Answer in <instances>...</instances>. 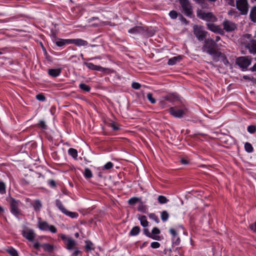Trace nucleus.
<instances>
[{"label":"nucleus","mask_w":256,"mask_h":256,"mask_svg":"<svg viewBox=\"0 0 256 256\" xmlns=\"http://www.w3.org/2000/svg\"><path fill=\"white\" fill-rule=\"evenodd\" d=\"M216 44L212 39H206L202 48V51L206 52L212 56L215 62L219 60L218 58L221 56V52L216 50Z\"/></svg>","instance_id":"nucleus-1"},{"label":"nucleus","mask_w":256,"mask_h":256,"mask_svg":"<svg viewBox=\"0 0 256 256\" xmlns=\"http://www.w3.org/2000/svg\"><path fill=\"white\" fill-rule=\"evenodd\" d=\"M243 46L246 48L250 54H256V40L253 39L252 36L246 34L243 36L241 40Z\"/></svg>","instance_id":"nucleus-2"},{"label":"nucleus","mask_w":256,"mask_h":256,"mask_svg":"<svg viewBox=\"0 0 256 256\" xmlns=\"http://www.w3.org/2000/svg\"><path fill=\"white\" fill-rule=\"evenodd\" d=\"M194 33L199 40H203L206 37L207 32L204 30L203 26L198 25L193 26Z\"/></svg>","instance_id":"nucleus-3"},{"label":"nucleus","mask_w":256,"mask_h":256,"mask_svg":"<svg viewBox=\"0 0 256 256\" xmlns=\"http://www.w3.org/2000/svg\"><path fill=\"white\" fill-rule=\"evenodd\" d=\"M60 236L64 242L66 249L72 250L74 248L76 244V242L74 240L70 237H68L63 234H61Z\"/></svg>","instance_id":"nucleus-4"},{"label":"nucleus","mask_w":256,"mask_h":256,"mask_svg":"<svg viewBox=\"0 0 256 256\" xmlns=\"http://www.w3.org/2000/svg\"><path fill=\"white\" fill-rule=\"evenodd\" d=\"M197 16L200 18L208 22H214L217 20L212 12H204L201 10L197 12Z\"/></svg>","instance_id":"nucleus-5"},{"label":"nucleus","mask_w":256,"mask_h":256,"mask_svg":"<svg viewBox=\"0 0 256 256\" xmlns=\"http://www.w3.org/2000/svg\"><path fill=\"white\" fill-rule=\"evenodd\" d=\"M237 8L242 14H246L248 10V4L247 0H238L236 2Z\"/></svg>","instance_id":"nucleus-6"},{"label":"nucleus","mask_w":256,"mask_h":256,"mask_svg":"<svg viewBox=\"0 0 256 256\" xmlns=\"http://www.w3.org/2000/svg\"><path fill=\"white\" fill-rule=\"evenodd\" d=\"M39 228L42 230H50L52 233H56V228L52 225H50L47 222L44 221H39L38 222Z\"/></svg>","instance_id":"nucleus-7"},{"label":"nucleus","mask_w":256,"mask_h":256,"mask_svg":"<svg viewBox=\"0 0 256 256\" xmlns=\"http://www.w3.org/2000/svg\"><path fill=\"white\" fill-rule=\"evenodd\" d=\"M10 205L11 212L14 215L19 214H20L19 206L21 204L20 202L11 198H10Z\"/></svg>","instance_id":"nucleus-8"},{"label":"nucleus","mask_w":256,"mask_h":256,"mask_svg":"<svg viewBox=\"0 0 256 256\" xmlns=\"http://www.w3.org/2000/svg\"><path fill=\"white\" fill-rule=\"evenodd\" d=\"M181 6L184 14L190 16L192 14V7L188 0H179Z\"/></svg>","instance_id":"nucleus-9"},{"label":"nucleus","mask_w":256,"mask_h":256,"mask_svg":"<svg viewBox=\"0 0 256 256\" xmlns=\"http://www.w3.org/2000/svg\"><path fill=\"white\" fill-rule=\"evenodd\" d=\"M170 114L176 118H181L186 112V110L178 109L175 108H171L169 110Z\"/></svg>","instance_id":"nucleus-10"},{"label":"nucleus","mask_w":256,"mask_h":256,"mask_svg":"<svg viewBox=\"0 0 256 256\" xmlns=\"http://www.w3.org/2000/svg\"><path fill=\"white\" fill-rule=\"evenodd\" d=\"M222 26L224 29L227 32L233 31L237 28L236 24L228 20H224L222 22Z\"/></svg>","instance_id":"nucleus-11"},{"label":"nucleus","mask_w":256,"mask_h":256,"mask_svg":"<svg viewBox=\"0 0 256 256\" xmlns=\"http://www.w3.org/2000/svg\"><path fill=\"white\" fill-rule=\"evenodd\" d=\"M22 234L23 236L31 242L34 240L36 236L34 231L28 228L22 230Z\"/></svg>","instance_id":"nucleus-12"},{"label":"nucleus","mask_w":256,"mask_h":256,"mask_svg":"<svg viewBox=\"0 0 256 256\" xmlns=\"http://www.w3.org/2000/svg\"><path fill=\"white\" fill-rule=\"evenodd\" d=\"M237 63L240 67L246 68L250 64V60L248 58L243 56L238 59Z\"/></svg>","instance_id":"nucleus-13"},{"label":"nucleus","mask_w":256,"mask_h":256,"mask_svg":"<svg viewBox=\"0 0 256 256\" xmlns=\"http://www.w3.org/2000/svg\"><path fill=\"white\" fill-rule=\"evenodd\" d=\"M128 32L132 34H143L146 32V28L143 26H136L130 29Z\"/></svg>","instance_id":"nucleus-14"},{"label":"nucleus","mask_w":256,"mask_h":256,"mask_svg":"<svg viewBox=\"0 0 256 256\" xmlns=\"http://www.w3.org/2000/svg\"><path fill=\"white\" fill-rule=\"evenodd\" d=\"M84 64L89 68L92 70H95L100 72H106L108 70L100 66H96L91 62H85Z\"/></svg>","instance_id":"nucleus-15"},{"label":"nucleus","mask_w":256,"mask_h":256,"mask_svg":"<svg viewBox=\"0 0 256 256\" xmlns=\"http://www.w3.org/2000/svg\"><path fill=\"white\" fill-rule=\"evenodd\" d=\"M68 42H70V44H74L78 46H86L88 44V42L86 40L80 38L69 39Z\"/></svg>","instance_id":"nucleus-16"},{"label":"nucleus","mask_w":256,"mask_h":256,"mask_svg":"<svg viewBox=\"0 0 256 256\" xmlns=\"http://www.w3.org/2000/svg\"><path fill=\"white\" fill-rule=\"evenodd\" d=\"M207 26L208 30L214 32L222 34V29L219 26L213 24L208 23L207 24Z\"/></svg>","instance_id":"nucleus-17"},{"label":"nucleus","mask_w":256,"mask_h":256,"mask_svg":"<svg viewBox=\"0 0 256 256\" xmlns=\"http://www.w3.org/2000/svg\"><path fill=\"white\" fill-rule=\"evenodd\" d=\"M182 60L181 56H174L171 58H170L168 60V65H174L176 64L177 62H180Z\"/></svg>","instance_id":"nucleus-18"},{"label":"nucleus","mask_w":256,"mask_h":256,"mask_svg":"<svg viewBox=\"0 0 256 256\" xmlns=\"http://www.w3.org/2000/svg\"><path fill=\"white\" fill-rule=\"evenodd\" d=\"M60 72L61 70L60 68L50 69L48 70V74L53 77H56L60 75Z\"/></svg>","instance_id":"nucleus-19"},{"label":"nucleus","mask_w":256,"mask_h":256,"mask_svg":"<svg viewBox=\"0 0 256 256\" xmlns=\"http://www.w3.org/2000/svg\"><path fill=\"white\" fill-rule=\"evenodd\" d=\"M138 220H140L141 225L144 227L148 226V222L146 220V218L144 216H139Z\"/></svg>","instance_id":"nucleus-20"},{"label":"nucleus","mask_w":256,"mask_h":256,"mask_svg":"<svg viewBox=\"0 0 256 256\" xmlns=\"http://www.w3.org/2000/svg\"><path fill=\"white\" fill-rule=\"evenodd\" d=\"M250 18L251 20L256 22V6H254L250 12Z\"/></svg>","instance_id":"nucleus-21"},{"label":"nucleus","mask_w":256,"mask_h":256,"mask_svg":"<svg viewBox=\"0 0 256 256\" xmlns=\"http://www.w3.org/2000/svg\"><path fill=\"white\" fill-rule=\"evenodd\" d=\"M140 232V228L138 226H136L131 230L130 234L131 236H135L138 235Z\"/></svg>","instance_id":"nucleus-22"},{"label":"nucleus","mask_w":256,"mask_h":256,"mask_svg":"<svg viewBox=\"0 0 256 256\" xmlns=\"http://www.w3.org/2000/svg\"><path fill=\"white\" fill-rule=\"evenodd\" d=\"M56 206L64 214L66 212L67 210L64 208V206H63V204H62V202L60 200H56Z\"/></svg>","instance_id":"nucleus-23"},{"label":"nucleus","mask_w":256,"mask_h":256,"mask_svg":"<svg viewBox=\"0 0 256 256\" xmlns=\"http://www.w3.org/2000/svg\"><path fill=\"white\" fill-rule=\"evenodd\" d=\"M68 152L69 154L70 155L74 158H76L78 156V152L74 148H70L68 150Z\"/></svg>","instance_id":"nucleus-24"},{"label":"nucleus","mask_w":256,"mask_h":256,"mask_svg":"<svg viewBox=\"0 0 256 256\" xmlns=\"http://www.w3.org/2000/svg\"><path fill=\"white\" fill-rule=\"evenodd\" d=\"M33 206L36 211H39L42 208L40 202L39 200H35L33 204Z\"/></svg>","instance_id":"nucleus-25"},{"label":"nucleus","mask_w":256,"mask_h":256,"mask_svg":"<svg viewBox=\"0 0 256 256\" xmlns=\"http://www.w3.org/2000/svg\"><path fill=\"white\" fill-rule=\"evenodd\" d=\"M68 40H69V39L68 40H60L56 42V44L58 46H64V44H70V42H68Z\"/></svg>","instance_id":"nucleus-26"},{"label":"nucleus","mask_w":256,"mask_h":256,"mask_svg":"<svg viewBox=\"0 0 256 256\" xmlns=\"http://www.w3.org/2000/svg\"><path fill=\"white\" fill-rule=\"evenodd\" d=\"M244 148L248 152H252L254 150L252 145L249 142H246L245 144Z\"/></svg>","instance_id":"nucleus-27"},{"label":"nucleus","mask_w":256,"mask_h":256,"mask_svg":"<svg viewBox=\"0 0 256 256\" xmlns=\"http://www.w3.org/2000/svg\"><path fill=\"white\" fill-rule=\"evenodd\" d=\"M169 217V214L168 212L164 210L161 212V218L162 221H166L168 220Z\"/></svg>","instance_id":"nucleus-28"},{"label":"nucleus","mask_w":256,"mask_h":256,"mask_svg":"<svg viewBox=\"0 0 256 256\" xmlns=\"http://www.w3.org/2000/svg\"><path fill=\"white\" fill-rule=\"evenodd\" d=\"M144 234L148 236L154 240H158V236H153L152 234H150L148 228L144 229Z\"/></svg>","instance_id":"nucleus-29"},{"label":"nucleus","mask_w":256,"mask_h":256,"mask_svg":"<svg viewBox=\"0 0 256 256\" xmlns=\"http://www.w3.org/2000/svg\"><path fill=\"white\" fill-rule=\"evenodd\" d=\"M65 214L69 216L72 218H77L78 216V214L76 212H71L66 210V212L64 213Z\"/></svg>","instance_id":"nucleus-30"},{"label":"nucleus","mask_w":256,"mask_h":256,"mask_svg":"<svg viewBox=\"0 0 256 256\" xmlns=\"http://www.w3.org/2000/svg\"><path fill=\"white\" fill-rule=\"evenodd\" d=\"M84 175L86 178H91L92 176V174L91 170L88 168H86L85 169Z\"/></svg>","instance_id":"nucleus-31"},{"label":"nucleus","mask_w":256,"mask_h":256,"mask_svg":"<svg viewBox=\"0 0 256 256\" xmlns=\"http://www.w3.org/2000/svg\"><path fill=\"white\" fill-rule=\"evenodd\" d=\"M158 201L161 204H164L168 202L166 198L163 196H159L158 197Z\"/></svg>","instance_id":"nucleus-32"},{"label":"nucleus","mask_w":256,"mask_h":256,"mask_svg":"<svg viewBox=\"0 0 256 256\" xmlns=\"http://www.w3.org/2000/svg\"><path fill=\"white\" fill-rule=\"evenodd\" d=\"M80 88L86 92H89L90 90V87L85 84H80Z\"/></svg>","instance_id":"nucleus-33"},{"label":"nucleus","mask_w":256,"mask_h":256,"mask_svg":"<svg viewBox=\"0 0 256 256\" xmlns=\"http://www.w3.org/2000/svg\"><path fill=\"white\" fill-rule=\"evenodd\" d=\"M86 248L88 250H91L94 249L93 247V244L89 241H86Z\"/></svg>","instance_id":"nucleus-34"},{"label":"nucleus","mask_w":256,"mask_h":256,"mask_svg":"<svg viewBox=\"0 0 256 256\" xmlns=\"http://www.w3.org/2000/svg\"><path fill=\"white\" fill-rule=\"evenodd\" d=\"M7 252L12 256H18V254L16 250L13 248H10L7 250Z\"/></svg>","instance_id":"nucleus-35"},{"label":"nucleus","mask_w":256,"mask_h":256,"mask_svg":"<svg viewBox=\"0 0 256 256\" xmlns=\"http://www.w3.org/2000/svg\"><path fill=\"white\" fill-rule=\"evenodd\" d=\"M148 216L150 218L154 220L156 223H158L160 220L157 216L154 213L148 214Z\"/></svg>","instance_id":"nucleus-36"},{"label":"nucleus","mask_w":256,"mask_h":256,"mask_svg":"<svg viewBox=\"0 0 256 256\" xmlns=\"http://www.w3.org/2000/svg\"><path fill=\"white\" fill-rule=\"evenodd\" d=\"M113 166V164L112 162H109L104 166L102 170H108L112 168Z\"/></svg>","instance_id":"nucleus-37"},{"label":"nucleus","mask_w":256,"mask_h":256,"mask_svg":"<svg viewBox=\"0 0 256 256\" xmlns=\"http://www.w3.org/2000/svg\"><path fill=\"white\" fill-rule=\"evenodd\" d=\"M138 198L136 197H133L128 200V204L130 205H133L136 204L138 201Z\"/></svg>","instance_id":"nucleus-38"},{"label":"nucleus","mask_w":256,"mask_h":256,"mask_svg":"<svg viewBox=\"0 0 256 256\" xmlns=\"http://www.w3.org/2000/svg\"><path fill=\"white\" fill-rule=\"evenodd\" d=\"M138 210L140 212H145L146 210V208L144 205L141 203L138 205Z\"/></svg>","instance_id":"nucleus-39"},{"label":"nucleus","mask_w":256,"mask_h":256,"mask_svg":"<svg viewBox=\"0 0 256 256\" xmlns=\"http://www.w3.org/2000/svg\"><path fill=\"white\" fill-rule=\"evenodd\" d=\"M44 249L50 252L52 251L53 250V246L52 245L49 244H46L43 246Z\"/></svg>","instance_id":"nucleus-40"},{"label":"nucleus","mask_w":256,"mask_h":256,"mask_svg":"<svg viewBox=\"0 0 256 256\" xmlns=\"http://www.w3.org/2000/svg\"><path fill=\"white\" fill-rule=\"evenodd\" d=\"M147 98L152 104L156 103V101L155 99L152 97V94L151 93L148 94Z\"/></svg>","instance_id":"nucleus-41"},{"label":"nucleus","mask_w":256,"mask_h":256,"mask_svg":"<svg viewBox=\"0 0 256 256\" xmlns=\"http://www.w3.org/2000/svg\"><path fill=\"white\" fill-rule=\"evenodd\" d=\"M218 58L219 60H221L225 65H227L228 64V61L222 53L221 56H219Z\"/></svg>","instance_id":"nucleus-42"},{"label":"nucleus","mask_w":256,"mask_h":256,"mask_svg":"<svg viewBox=\"0 0 256 256\" xmlns=\"http://www.w3.org/2000/svg\"><path fill=\"white\" fill-rule=\"evenodd\" d=\"M248 131L250 133V134H253L255 132H256V126L254 125H250V126H249L248 127Z\"/></svg>","instance_id":"nucleus-43"},{"label":"nucleus","mask_w":256,"mask_h":256,"mask_svg":"<svg viewBox=\"0 0 256 256\" xmlns=\"http://www.w3.org/2000/svg\"><path fill=\"white\" fill-rule=\"evenodd\" d=\"M6 192V186L4 183L0 182V193L2 194Z\"/></svg>","instance_id":"nucleus-44"},{"label":"nucleus","mask_w":256,"mask_h":256,"mask_svg":"<svg viewBox=\"0 0 256 256\" xmlns=\"http://www.w3.org/2000/svg\"><path fill=\"white\" fill-rule=\"evenodd\" d=\"M172 240L173 242V244L176 246L180 244V238L178 236L175 238H172Z\"/></svg>","instance_id":"nucleus-45"},{"label":"nucleus","mask_w":256,"mask_h":256,"mask_svg":"<svg viewBox=\"0 0 256 256\" xmlns=\"http://www.w3.org/2000/svg\"><path fill=\"white\" fill-rule=\"evenodd\" d=\"M169 16L172 18L175 19L177 18V12L174 10H172L169 13Z\"/></svg>","instance_id":"nucleus-46"},{"label":"nucleus","mask_w":256,"mask_h":256,"mask_svg":"<svg viewBox=\"0 0 256 256\" xmlns=\"http://www.w3.org/2000/svg\"><path fill=\"white\" fill-rule=\"evenodd\" d=\"M154 32L153 31H148V30L146 29V32L143 34L146 36L150 37L154 35Z\"/></svg>","instance_id":"nucleus-47"},{"label":"nucleus","mask_w":256,"mask_h":256,"mask_svg":"<svg viewBox=\"0 0 256 256\" xmlns=\"http://www.w3.org/2000/svg\"><path fill=\"white\" fill-rule=\"evenodd\" d=\"M132 86L133 88L138 90L140 88V84L136 82H134L132 84Z\"/></svg>","instance_id":"nucleus-48"},{"label":"nucleus","mask_w":256,"mask_h":256,"mask_svg":"<svg viewBox=\"0 0 256 256\" xmlns=\"http://www.w3.org/2000/svg\"><path fill=\"white\" fill-rule=\"evenodd\" d=\"M150 246L153 248H157L160 246V244L156 242H154L151 243Z\"/></svg>","instance_id":"nucleus-49"},{"label":"nucleus","mask_w":256,"mask_h":256,"mask_svg":"<svg viewBox=\"0 0 256 256\" xmlns=\"http://www.w3.org/2000/svg\"><path fill=\"white\" fill-rule=\"evenodd\" d=\"M36 98L38 100L40 101H44L46 100V98L42 94H39L36 96Z\"/></svg>","instance_id":"nucleus-50"},{"label":"nucleus","mask_w":256,"mask_h":256,"mask_svg":"<svg viewBox=\"0 0 256 256\" xmlns=\"http://www.w3.org/2000/svg\"><path fill=\"white\" fill-rule=\"evenodd\" d=\"M110 126L112 129L114 130H119V125L115 122H112L110 124Z\"/></svg>","instance_id":"nucleus-51"},{"label":"nucleus","mask_w":256,"mask_h":256,"mask_svg":"<svg viewBox=\"0 0 256 256\" xmlns=\"http://www.w3.org/2000/svg\"><path fill=\"white\" fill-rule=\"evenodd\" d=\"M152 234L154 236V234H160V230L155 227L154 228H153V229L152 230Z\"/></svg>","instance_id":"nucleus-52"},{"label":"nucleus","mask_w":256,"mask_h":256,"mask_svg":"<svg viewBox=\"0 0 256 256\" xmlns=\"http://www.w3.org/2000/svg\"><path fill=\"white\" fill-rule=\"evenodd\" d=\"M170 232L172 236V238H175V237H176L177 233L174 229L170 228Z\"/></svg>","instance_id":"nucleus-53"},{"label":"nucleus","mask_w":256,"mask_h":256,"mask_svg":"<svg viewBox=\"0 0 256 256\" xmlns=\"http://www.w3.org/2000/svg\"><path fill=\"white\" fill-rule=\"evenodd\" d=\"M243 78L244 79H246H246L250 80L254 82L256 84V79H254V78H250V76H244Z\"/></svg>","instance_id":"nucleus-54"},{"label":"nucleus","mask_w":256,"mask_h":256,"mask_svg":"<svg viewBox=\"0 0 256 256\" xmlns=\"http://www.w3.org/2000/svg\"><path fill=\"white\" fill-rule=\"evenodd\" d=\"M226 2L230 6H234V0H225Z\"/></svg>","instance_id":"nucleus-55"},{"label":"nucleus","mask_w":256,"mask_h":256,"mask_svg":"<svg viewBox=\"0 0 256 256\" xmlns=\"http://www.w3.org/2000/svg\"><path fill=\"white\" fill-rule=\"evenodd\" d=\"M250 226L252 230L254 232H256V222L254 223V224H250Z\"/></svg>","instance_id":"nucleus-56"},{"label":"nucleus","mask_w":256,"mask_h":256,"mask_svg":"<svg viewBox=\"0 0 256 256\" xmlns=\"http://www.w3.org/2000/svg\"><path fill=\"white\" fill-rule=\"evenodd\" d=\"M39 124H40V126L41 128H46V127L45 122L42 120H41Z\"/></svg>","instance_id":"nucleus-57"},{"label":"nucleus","mask_w":256,"mask_h":256,"mask_svg":"<svg viewBox=\"0 0 256 256\" xmlns=\"http://www.w3.org/2000/svg\"><path fill=\"white\" fill-rule=\"evenodd\" d=\"M180 161L181 162L184 164H188V161L184 158H182Z\"/></svg>","instance_id":"nucleus-58"},{"label":"nucleus","mask_w":256,"mask_h":256,"mask_svg":"<svg viewBox=\"0 0 256 256\" xmlns=\"http://www.w3.org/2000/svg\"><path fill=\"white\" fill-rule=\"evenodd\" d=\"M236 13V12L234 10H230L228 12V14L230 16H234Z\"/></svg>","instance_id":"nucleus-59"},{"label":"nucleus","mask_w":256,"mask_h":256,"mask_svg":"<svg viewBox=\"0 0 256 256\" xmlns=\"http://www.w3.org/2000/svg\"><path fill=\"white\" fill-rule=\"evenodd\" d=\"M49 184L52 186H56L55 182L53 180H50L49 182Z\"/></svg>","instance_id":"nucleus-60"},{"label":"nucleus","mask_w":256,"mask_h":256,"mask_svg":"<svg viewBox=\"0 0 256 256\" xmlns=\"http://www.w3.org/2000/svg\"><path fill=\"white\" fill-rule=\"evenodd\" d=\"M80 252V251L78 250H76L74 252H73V256H77Z\"/></svg>","instance_id":"nucleus-61"},{"label":"nucleus","mask_w":256,"mask_h":256,"mask_svg":"<svg viewBox=\"0 0 256 256\" xmlns=\"http://www.w3.org/2000/svg\"><path fill=\"white\" fill-rule=\"evenodd\" d=\"M40 246V244L38 242H35L34 244V248H38Z\"/></svg>","instance_id":"nucleus-62"},{"label":"nucleus","mask_w":256,"mask_h":256,"mask_svg":"<svg viewBox=\"0 0 256 256\" xmlns=\"http://www.w3.org/2000/svg\"><path fill=\"white\" fill-rule=\"evenodd\" d=\"M251 70L256 72V64L250 68Z\"/></svg>","instance_id":"nucleus-63"},{"label":"nucleus","mask_w":256,"mask_h":256,"mask_svg":"<svg viewBox=\"0 0 256 256\" xmlns=\"http://www.w3.org/2000/svg\"><path fill=\"white\" fill-rule=\"evenodd\" d=\"M194 0L198 4H202L204 1V0Z\"/></svg>","instance_id":"nucleus-64"}]
</instances>
